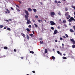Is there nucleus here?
Returning <instances> with one entry per match:
<instances>
[{"instance_id": "nucleus-53", "label": "nucleus", "mask_w": 75, "mask_h": 75, "mask_svg": "<svg viewBox=\"0 0 75 75\" xmlns=\"http://www.w3.org/2000/svg\"><path fill=\"white\" fill-rule=\"evenodd\" d=\"M40 4H41V5H42V2H40Z\"/></svg>"}, {"instance_id": "nucleus-16", "label": "nucleus", "mask_w": 75, "mask_h": 75, "mask_svg": "<svg viewBox=\"0 0 75 75\" xmlns=\"http://www.w3.org/2000/svg\"><path fill=\"white\" fill-rule=\"evenodd\" d=\"M26 38L28 40H29V39H30V38H29V36H28V35H27Z\"/></svg>"}, {"instance_id": "nucleus-37", "label": "nucleus", "mask_w": 75, "mask_h": 75, "mask_svg": "<svg viewBox=\"0 0 75 75\" xmlns=\"http://www.w3.org/2000/svg\"><path fill=\"white\" fill-rule=\"evenodd\" d=\"M54 2L56 3H58V1H57L55 0L54 1Z\"/></svg>"}, {"instance_id": "nucleus-14", "label": "nucleus", "mask_w": 75, "mask_h": 75, "mask_svg": "<svg viewBox=\"0 0 75 75\" xmlns=\"http://www.w3.org/2000/svg\"><path fill=\"white\" fill-rule=\"evenodd\" d=\"M33 11H34V12H35V13H36V11H37V9H35L33 8Z\"/></svg>"}, {"instance_id": "nucleus-28", "label": "nucleus", "mask_w": 75, "mask_h": 75, "mask_svg": "<svg viewBox=\"0 0 75 75\" xmlns=\"http://www.w3.org/2000/svg\"><path fill=\"white\" fill-rule=\"evenodd\" d=\"M7 30H8V31H11V29L10 28H7Z\"/></svg>"}, {"instance_id": "nucleus-21", "label": "nucleus", "mask_w": 75, "mask_h": 75, "mask_svg": "<svg viewBox=\"0 0 75 75\" xmlns=\"http://www.w3.org/2000/svg\"><path fill=\"white\" fill-rule=\"evenodd\" d=\"M26 30L27 31H28V32H30V29H29L28 28L26 29Z\"/></svg>"}, {"instance_id": "nucleus-4", "label": "nucleus", "mask_w": 75, "mask_h": 75, "mask_svg": "<svg viewBox=\"0 0 75 75\" xmlns=\"http://www.w3.org/2000/svg\"><path fill=\"white\" fill-rule=\"evenodd\" d=\"M58 33V30H57V29H55L53 33L54 34V35H55V34H57Z\"/></svg>"}, {"instance_id": "nucleus-9", "label": "nucleus", "mask_w": 75, "mask_h": 75, "mask_svg": "<svg viewBox=\"0 0 75 75\" xmlns=\"http://www.w3.org/2000/svg\"><path fill=\"white\" fill-rule=\"evenodd\" d=\"M57 53L58 54H59V55H61V56L62 55V53H60V52H59V51H57Z\"/></svg>"}, {"instance_id": "nucleus-35", "label": "nucleus", "mask_w": 75, "mask_h": 75, "mask_svg": "<svg viewBox=\"0 0 75 75\" xmlns=\"http://www.w3.org/2000/svg\"><path fill=\"white\" fill-rule=\"evenodd\" d=\"M16 10L18 11H20V9H18L17 8H16Z\"/></svg>"}, {"instance_id": "nucleus-64", "label": "nucleus", "mask_w": 75, "mask_h": 75, "mask_svg": "<svg viewBox=\"0 0 75 75\" xmlns=\"http://www.w3.org/2000/svg\"><path fill=\"white\" fill-rule=\"evenodd\" d=\"M74 15H75V12L74 13Z\"/></svg>"}, {"instance_id": "nucleus-48", "label": "nucleus", "mask_w": 75, "mask_h": 75, "mask_svg": "<svg viewBox=\"0 0 75 75\" xmlns=\"http://www.w3.org/2000/svg\"><path fill=\"white\" fill-rule=\"evenodd\" d=\"M32 72L33 73H35V71H32Z\"/></svg>"}, {"instance_id": "nucleus-19", "label": "nucleus", "mask_w": 75, "mask_h": 75, "mask_svg": "<svg viewBox=\"0 0 75 75\" xmlns=\"http://www.w3.org/2000/svg\"><path fill=\"white\" fill-rule=\"evenodd\" d=\"M40 43L41 44H44V42L41 40L40 41Z\"/></svg>"}, {"instance_id": "nucleus-31", "label": "nucleus", "mask_w": 75, "mask_h": 75, "mask_svg": "<svg viewBox=\"0 0 75 75\" xmlns=\"http://www.w3.org/2000/svg\"><path fill=\"white\" fill-rule=\"evenodd\" d=\"M65 36H66V37L67 38H68V35L67 34H65Z\"/></svg>"}, {"instance_id": "nucleus-36", "label": "nucleus", "mask_w": 75, "mask_h": 75, "mask_svg": "<svg viewBox=\"0 0 75 75\" xmlns=\"http://www.w3.org/2000/svg\"><path fill=\"white\" fill-rule=\"evenodd\" d=\"M5 21H7V22H9V21L8 20H5Z\"/></svg>"}, {"instance_id": "nucleus-2", "label": "nucleus", "mask_w": 75, "mask_h": 75, "mask_svg": "<svg viewBox=\"0 0 75 75\" xmlns=\"http://www.w3.org/2000/svg\"><path fill=\"white\" fill-rule=\"evenodd\" d=\"M50 25H54L55 24V23L53 21H50Z\"/></svg>"}, {"instance_id": "nucleus-12", "label": "nucleus", "mask_w": 75, "mask_h": 75, "mask_svg": "<svg viewBox=\"0 0 75 75\" xmlns=\"http://www.w3.org/2000/svg\"><path fill=\"white\" fill-rule=\"evenodd\" d=\"M70 32H71L72 33H74V30H73L72 29H70Z\"/></svg>"}, {"instance_id": "nucleus-46", "label": "nucleus", "mask_w": 75, "mask_h": 75, "mask_svg": "<svg viewBox=\"0 0 75 75\" xmlns=\"http://www.w3.org/2000/svg\"><path fill=\"white\" fill-rule=\"evenodd\" d=\"M39 40H42V38H40L39 39Z\"/></svg>"}, {"instance_id": "nucleus-22", "label": "nucleus", "mask_w": 75, "mask_h": 75, "mask_svg": "<svg viewBox=\"0 0 75 75\" xmlns=\"http://www.w3.org/2000/svg\"><path fill=\"white\" fill-rule=\"evenodd\" d=\"M29 35L30 36H31V37H33V34H29Z\"/></svg>"}, {"instance_id": "nucleus-63", "label": "nucleus", "mask_w": 75, "mask_h": 75, "mask_svg": "<svg viewBox=\"0 0 75 75\" xmlns=\"http://www.w3.org/2000/svg\"><path fill=\"white\" fill-rule=\"evenodd\" d=\"M53 51H55V49H53Z\"/></svg>"}, {"instance_id": "nucleus-55", "label": "nucleus", "mask_w": 75, "mask_h": 75, "mask_svg": "<svg viewBox=\"0 0 75 75\" xmlns=\"http://www.w3.org/2000/svg\"><path fill=\"white\" fill-rule=\"evenodd\" d=\"M58 3H61V1H58Z\"/></svg>"}, {"instance_id": "nucleus-26", "label": "nucleus", "mask_w": 75, "mask_h": 75, "mask_svg": "<svg viewBox=\"0 0 75 75\" xmlns=\"http://www.w3.org/2000/svg\"><path fill=\"white\" fill-rule=\"evenodd\" d=\"M30 53H32V54H34V52H33V51L32 52V51H30Z\"/></svg>"}, {"instance_id": "nucleus-11", "label": "nucleus", "mask_w": 75, "mask_h": 75, "mask_svg": "<svg viewBox=\"0 0 75 75\" xmlns=\"http://www.w3.org/2000/svg\"><path fill=\"white\" fill-rule=\"evenodd\" d=\"M6 10L8 11V13H10V10L6 8Z\"/></svg>"}, {"instance_id": "nucleus-60", "label": "nucleus", "mask_w": 75, "mask_h": 75, "mask_svg": "<svg viewBox=\"0 0 75 75\" xmlns=\"http://www.w3.org/2000/svg\"><path fill=\"white\" fill-rule=\"evenodd\" d=\"M5 13H6V14H7V13H8L6 11H5Z\"/></svg>"}, {"instance_id": "nucleus-33", "label": "nucleus", "mask_w": 75, "mask_h": 75, "mask_svg": "<svg viewBox=\"0 0 75 75\" xmlns=\"http://www.w3.org/2000/svg\"><path fill=\"white\" fill-rule=\"evenodd\" d=\"M28 27H29V28H31V25H29Z\"/></svg>"}, {"instance_id": "nucleus-18", "label": "nucleus", "mask_w": 75, "mask_h": 75, "mask_svg": "<svg viewBox=\"0 0 75 75\" xmlns=\"http://www.w3.org/2000/svg\"><path fill=\"white\" fill-rule=\"evenodd\" d=\"M52 59H53V60H54V59H55V57H54L52 56Z\"/></svg>"}, {"instance_id": "nucleus-20", "label": "nucleus", "mask_w": 75, "mask_h": 75, "mask_svg": "<svg viewBox=\"0 0 75 75\" xmlns=\"http://www.w3.org/2000/svg\"><path fill=\"white\" fill-rule=\"evenodd\" d=\"M38 22H42V20H40V19H39L38 20Z\"/></svg>"}, {"instance_id": "nucleus-51", "label": "nucleus", "mask_w": 75, "mask_h": 75, "mask_svg": "<svg viewBox=\"0 0 75 75\" xmlns=\"http://www.w3.org/2000/svg\"><path fill=\"white\" fill-rule=\"evenodd\" d=\"M55 42H58V40H55Z\"/></svg>"}, {"instance_id": "nucleus-49", "label": "nucleus", "mask_w": 75, "mask_h": 75, "mask_svg": "<svg viewBox=\"0 0 75 75\" xmlns=\"http://www.w3.org/2000/svg\"><path fill=\"white\" fill-rule=\"evenodd\" d=\"M32 32H33V34H35V33H34V31H32Z\"/></svg>"}, {"instance_id": "nucleus-24", "label": "nucleus", "mask_w": 75, "mask_h": 75, "mask_svg": "<svg viewBox=\"0 0 75 75\" xmlns=\"http://www.w3.org/2000/svg\"><path fill=\"white\" fill-rule=\"evenodd\" d=\"M63 23H64V24H65V23H66V20H64L63 21Z\"/></svg>"}, {"instance_id": "nucleus-47", "label": "nucleus", "mask_w": 75, "mask_h": 75, "mask_svg": "<svg viewBox=\"0 0 75 75\" xmlns=\"http://www.w3.org/2000/svg\"><path fill=\"white\" fill-rule=\"evenodd\" d=\"M4 29L5 30H6L7 29V28L6 27H5L4 28Z\"/></svg>"}, {"instance_id": "nucleus-23", "label": "nucleus", "mask_w": 75, "mask_h": 75, "mask_svg": "<svg viewBox=\"0 0 75 75\" xmlns=\"http://www.w3.org/2000/svg\"><path fill=\"white\" fill-rule=\"evenodd\" d=\"M72 48H75V45H73L72 46Z\"/></svg>"}, {"instance_id": "nucleus-29", "label": "nucleus", "mask_w": 75, "mask_h": 75, "mask_svg": "<svg viewBox=\"0 0 75 75\" xmlns=\"http://www.w3.org/2000/svg\"><path fill=\"white\" fill-rule=\"evenodd\" d=\"M65 11H68V8L67 7L65 8Z\"/></svg>"}, {"instance_id": "nucleus-13", "label": "nucleus", "mask_w": 75, "mask_h": 75, "mask_svg": "<svg viewBox=\"0 0 75 75\" xmlns=\"http://www.w3.org/2000/svg\"><path fill=\"white\" fill-rule=\"evenodd\" d=\"M4 49H5V50H7V49H8V47L6 46H5L4 47Z\"/></svg>"}, {"instance_id": "nucleus-10", "label": "nucleus", "mask_w": 75, "mask_h": 75, "mask_svg": "<svg viewBox=\"0 0 75 75\" xmlns=\"http://www.w3.org/2000/svg\"><path fill=\"white\" fill-rule=\"evenodd\" d=\"M70 18H71V16L69 15H68V17H66V18H67V20H69Z\"/></svg>"}, {"instance_id": "nucleus-61", "label": "nucleus", "mask_w": 75, "mask_h": 75, "mask_svg": "<svg viewBox=\"0 0 75 75\" xmlns=\"http://www.w3.org/2000/svg\"><path fill=\"white\" fill-rule=\"evenodd\" d=\"M62 46H64V44L62 43Z\"/></svg>"}, {"instance_id": "nucleus-44", "label": "nucleus", "mask_w": 75, "mask_h": 75, "mask_svg": "<svg viewBox=\"0 0 75 75\" xmlns=\"http://www.w3.org/2000/svg\"><path fill=\"white\" fill-rule=\"evenodd\" d=\"M16 7H18V8H20V7H19V6L18 5H16Z\"/></svg>"}, {"instance_id": "nucleus-25", "label": "nucleus", "mask_w": 75, "mask_h": 75, "mask_svg": "<svg viewBox=\"0 0 75 75\" xmlns=\"http://www.w3.org/2000/svg\"><path fill=\"white\" fill-rule=\"evenodd\" d=\"M3 27H4V26H3V25H0V28H3Z\"/></svg>"}, {"instance_id": "nucleus-38", "label": "nucleus", "mask_w": 75, "mask_h": 75, "mask_svg": "<svg viewBox=\"0 0 75 75\" xmlns=\"http://www.w3.org/2000/svg\"><path fill=\"white\" fill-rule=\"evenodd\" d=\"M62 40H63L62 38H60V40L62 41Z\"/></svg>"}, {"instance_id": "nucleus-30", "label": "nucleus", "mask_w": 75, "mask_h": 75, "mask_svg": "<svg viewBox=\"0 0 75 75\" xmlns=\"http://www.w3.org/2000/svg\"><path fill=\"white\" fill-rule=\"evenodd\" d=\"M58 14H59V15H60V16H61V12H59L58 13Z\"/></svg>"}, {"instance_id": "nucleus-32", "label": "nucleus", "mask_w": 75, "mask_h": 75, "mask_svg": "<svg viewBox=\"0 0 75 75\" xmlns=\"http://www.w3.org/2000/svg\"><path fill=\"white\" fill-rule=\"evenodd\" d=\"M51 29L52 30H54V28L53 27H51Z\"/></svg>"}, {"instance_id": "nucleus-41", "label": "nucleus", "mask_w": 75, "mask_h": 75, "mask_svg": "<svg viewBox=\"0 0 75 75\" xmlns=\"http://www.w3.org/2000/svg\"><path fill=\"white\" fill-rule=\"evenodd\" d=\"M22 34V36H25V35L23 34V33H21Z\"/></svg>"}, {"instance_id": "nucleus-34", "label": "nucleus", "mask_w": 75, "mask_h": 75, "mask_svg": "<svg viewBox=\"0 0 75 75\" xmlns=\"http://www.w3.org/2000/svg\"><path fill=\"white\" fill-rule=\"evenodd\" d=\"M72 20H73V21H75V19H74V18H73V17H72Z\"/></svg>"}, {"instance_id": "nucleus-15", "label": "nucleus", "mask_w": 75, "mask_h": 75, "mask_svg": "<svg viewBox=\"0 0 75 75\" xmlns=\"http://www.w3.org/2000/svg\"><path fill=\"white\" fill-rule=\"evenodd\" d=\"M48 52V51L47 50V49H45V54H47Z\"/></svg>"}, {"instance_id": "nucleus-43", "label": "nucleus", "mask_w": 75, "mask_h": 75, "mask_svg": "<svg viewBox=\"0 0 75 75\" xmlns=\"http://www.w3.org/2000/svg\"><path fill=\"white\" fill-rule=\"evenodd\" d=\"M58 29H60V27L59 26H58L57 27Z\"/></svg>"}, {"instance_id": "nucleus-7", "label": "nucleus", "mask_w": 75, "mask_h": 75, "mask_svg": "<svg viewBox=\"0 0 75 75\" xmlns=\"http://www.w3.org/2000/svg\"><path fill=\"white\" fill-rule=\"evenodd\" d=\"M68 14H69V12H67L65 14V16H67L68 15Z\"/></svg>"}, {"instance_id": "nucleus-42", "label": "nucleus", "mask_w": 75, "mask_h": 75, "mask_svg": "<svg viewBox=\"0 0 75 75\" xmlns=\"http://www.w3.org/2000/svg\"><path fill=\"white\" fill-rule=\"evenodd\" d=\"M11 9L12 10H14V9H13V7H11Z\"/></svg>"}, {"instance_id": "nucleus-59", "label": "nucleus", "mask_w": 75, "mask_h": 75, "mask_svg": "<svg viewBox=\"0 0 75 75\" xmlns=\"http://www.w3.org/2000/svg\"><path fill=\"white\" fill-rule=\"evenodd\" d=\"M63 55H64V56H65V55H66V54H64Z\"/></svg>"}, {"instance_id": "nucleus-56", "label": "nucleus", "mask_w": 75, "mask_h": 75, "mask_svg": "<svg viewBox=\"0 0 75 75\" xmlns=\"http://www.w3.org/2000/svg\"><path fill=\"white\" fill-rule=\"evenodd\" d=\"M72 8H74V9L75 8V7L74 6H73Z\"/></svg>"}, {"instance_id": "nucleus-50", "label": "nucleus", "mask_w": 75, "mask_h": 75, "mask_svg": "<svg viewBox=\"0 0 75 75\" xmlns=\"http://www.w3.org/2000/svg\"><path fill=\"white\" fill-rule=\"evenodd\" d=\"M14 52H16V50L14 49Z\"/></svg>"}, {"instance_id": "nucleus-58", "label": "nucleus", "mask_w": 75, "mask_h": 75, "mask_svg": "<svg viewBox=\"0 0 75 75\" xmlns=\"http://www.w3.org/2000/svg\"><path fill=\"white\" fill-rule=\"evenodd\" d=\"M69 25H71V23L69 24Z\"/></svg>"}, {"instance_id": "nucleus-27", "label": "nucleus", "mask_w": 75, "mask_h": 75, "mask_svg": "<svg viewBox=\"0 0 75 75\" xmlns=\"http://www.w3.org/2000/svg\"><path fill=\"white\" fill-rule=\"evenodd\" d=\"M63 59H67V57H62Z\"/></svg>"}, {"instance_id": "nucleus-52", "label": "nucleus", "mask_w": 75, "mask_h": 75, "mask_svg": "<svg viewBox=\"0 0 75 75\" xmlns=\"http://www.w3.org/2000/svg\"><path fill=\"white\" fill-rule=\"evenodd\" d=\"M63 38H66V37L65 36H63Z\"/></svg>"}, {"instance_id": "nucleus-17", "label": "nucleus", "mask_w": 75, "mask_h": 75, "mask_svg": "<svg viewBox=\"0 0 75 75\" xmlns=\"http://www.w3.org/2000/svg\"><path fill=\"white\" fill-rule=\"evenodd\" d=\"M34 25L35 26V27L36 28H37L38 27V25H37L35 23L34 24Z\"/></svg>"}, {"instance_id": "nucleus-54", "label": "nucleus", "mask_w": 75, "mask_h": 75, "mask_svg": "<svg viewBox=\"0 0 75 75\" xmlns=\"http://www.w3.org/2000/svg\"><path fill=\"white\" fill-rule=\"evenodd\" d=\"M21 59H23V58H24L23 57H21Z\"/></svg>"}, {"instance_id": "nucleus-5", "label": "nucleus", "mask_w": 75, "mask_h": 75, "mask_svg": "<svg viewBox=\"0 0 75 75\" xmlns=\"http://www.w3.org/2000/svg\"><path fill=\"white\" fill-rule=\"evenodd\" d=\"M50 16H52V17H53V16H52V15H55V13L54 12H51L50 13Z\"/></svg>"}, {"instance_id": "nucleus-40", "label": "nucleus", "mask_w": 75, "mask_h": 75, "mask_svg": "<svg viewBox=\"0 0 75 75\" xmlns=\"http://www.w3.org/2000/svg\"><path fill=\"white\" fill-rule=\"evenodd\" d=\"M35 18H38V16H35Z\"/></svg>"}, {"instance_id": "nucleus-3", "label": "nucleus", "mask_w": 75, "mask_h": 75, "mask_svg": "<svg viewBox=\"0 0 75 75\" xmlns=\"http://www.w3.org/2000/svg\"><path fill=\"white\" fill-rule=\"evenodd\" d=\"M70 41L71 42H73V44H75V41L73 39H71Z\"/></svg>"}, {"instance_id": "nucleus-45", "label": "nucleus", "mask_w": 75, "mask_h": 75, "mask_svg": "<svg viewBox=\"0 0 75 75\" xmlns=\"http://www.w3.org/2000/svg\"><path fill=\"white\" fill-rule=\"evenodd\" d=\"M64 26H65L66 27H67V25H66L65 24H64Z\"/></svg>"}, {"instance_id": "nucleus-6", "label": "nucleus", "mask_w": 75, "mask_h": 75, "mask_svg": "<svg viewBox=\"0 0 75 75\" xmlns=\"http://www.w3.org/2000/svg\"><path fill=\"white\" fill-rule=\"evenodd\" d=\"M68 21L69 22H71V21H72V17H71L70 19Z\"/></svg>"}, {"instance_id": "nucleus-8", "label": "nucleus", "mask_w": 75, "mask_h": 75, "mask_svg": "<svg viewBox=\"0 0 75 75\" xmlns=\"http://www.w3.org/2000/svg\"><path fill=\"white\" fill-rule=\"evenodd\" d=\"M28 11H32V9L31 8H28Z\"/></svg>"}, {"instance_id": "nucleus-57", "label": "nucleus", "mask_w": 75, "mask_h": 75, "mask_svg": "<svg viewBox=\"0 0 75 75\" xmlns=\"http://www.w3.org/2000/svg\"><path fill=\"white\" fill-rule=\"evenodd\" d=\"M8 20H9V21H11L12 20H11V19H9Z\"/></svg>"}, {"instance_id": "nucleus-1", "label": "nucleus", "mask_w": 75, "mask_h": 75, "mask_svg": "<svg viewBox=\"0 0 75 75\" xmlns=\"http://www.w3.org/2000/svg\"><path fill=\"white\" fill-rule=\"evenodd\" d=\"M25 12L26 15L25 16V20H27V23L28 24H31V22L28 19V16H29V13L28 12L27 10H25Z\"/></svg>"}, {"instance_id": "nucleus-39", "label": "nucleus", "mask_w": 75, "mask_h": 75, "mask_svg": "<svg viewBox=\"0 0 75 75\" xmlns=\"http://www.w3.org/2000/svg\"><path fill=\"white\" fill-rule=\"evenodd\" d=\"M32 20L33 22H35V20H34V19H33Z\"/></svg>"}, {"instance_id": "nucleus-62", "label": "nucleus", "mask_w": 75, "mask_h": 75, "mask_svg": "<svg viewBox=\"0 0 75 75\" xmlns=\"http://www.w3.org/2000/svg\"><path fill=\"white\" fill-rule=\"evenodd\" d=\"M62 1H65L66 0H62Z\"/></svg>"}]
</instances>
